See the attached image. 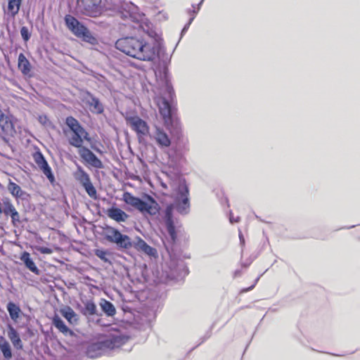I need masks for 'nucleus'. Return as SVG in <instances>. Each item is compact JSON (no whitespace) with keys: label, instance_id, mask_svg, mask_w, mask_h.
I'll return each instance as SVG.
<instances>
[{"label":"nucleus","instance_id":"1","mask_svg":"<svg viewBox=\"0 0 360 360\" xmlns=\"http://www.w3.org/2000/svg\"><path fill=\"white\" fill-rule=\"evenodd\" d=\"M148 35L152 38L151 41L127 37L118 39L115 43L116 48L126 55L143 61L154 60L160 45V37L155 32L150 31Z\"/></svg>","mask_w":360,"mask_h":360},{"label":"nucleus","instance_id":"2","mask_svg":"<svg viewBox=\"0 0 360 360\" xmlns=\"http://www.w3.org/2000/svg\"><path fill=\"white\" fill-rule=\"evenodd\" d=\"M173 197L174 202L169 205L165 212V222L167 231L172 240L175 239L176 231L174 225L172 212L174 207L181 214H186L189 212L190 203L188 199V188L184 182L179 184L174 190Z\"/></svg>","mask_w":360,"mask_h":360},{"label":"nucleus","instance_id":"3","mask_svg":"<svg viewBox=\"0 0 360 360\" xmlns=\"http://www.w3.org/2000/svg\"><path fill=\"white\" fill-rule=\"evenodd\" d=\"M122 200L128 205L135 207L143 214L155 215L159 211V205L150 196H147V200L144 201L134 196L129 192L123 194Z\"/></svg>","mask_w":360,"mask_h":360},{"label":"nucleus","instance_id":"4","mask_svg":"<svg viewBox=\"0 0 360 360\" xmlns=\"http://www.w3.org/2000/svg\"><path fill=\"white\" fill-rule=\"evenodd\" d=\"M65 23L67 27L77 37L82 38L84 41L92 45L97 44V39L91 32L75 18L72 15H66Z\"/></svg>","mask_w":360,"mask_h":360},{"label":"nucleus","instance_id":"5","mask_svg":"<svg viewBox=\"0 0 360 360\" xmlns=\"http://www.w3.org/2000/svg\"><path fill=\"white\" fill-rule=\"evenodd\" d=\"M105 238L110 243H115L118 248L129 249L132 247V242L130 238L122 234L118 230L112 227H108L105 229Z\"/></svg>","mask_w":360,"mask_h":360},{"label":"nucleus","instance_id":"6","mask_svg":"<svg viewBox=\"0 0 360 360\" xmlns=\"http://www.w3.org/2000/svg\"><path fill=\"white\" fill-rule=\"evenodd\" d=\"M102 0H77L79 11L89 17H97L102 13Z\"/></svg>","mask_w":360,"mask_h":360},{"label":"nucleus","instance_id":"7","mask_svg":"<svg viewBox=\"0 0 360 360\" xmlns=\"http://www.w3.org/2000/svg\"><path fill=\"white\" fill-rule=\"evenodd\" d=\"M73 176L82 185L91 198H96V191L91 182L90 176L80 165H77V169L73 172Z\"/></svg>","mask_w":360,"mask_h":360},{"label":"nucleus","instance_id":"8","mask_svg":"<svg viewBox=\"0 0 360 360\" xmlns=\"http://www.w3.org/2000/svg\"><path fill=\"white\" fill-rule=\"evenodd\" d=\"M126 121L131 129L136 133L139 140L149 134V127L147 122L141 119L139 117H126Z\"/></svg>","mask_w":360,"mask_h":360},{"label":"nucleus","instance_id":"9","mask_svg":"<svg viewBox=\"0 0 360 360\" xmlns=\"http://www.w3.org/2000/svg\"><path fill=\"white\" fill-rule=\"evenodd\" d=\"M78 153L81 158L89 165L97 169L103 167L102 162L89 148L86 147L81 148Z\"/></svg>","mask_w":360,"mask_h":360},{"label":"nucleus","instance_id":"10","mask_svg":"<svg viewBox=\"0 0 360 360\" xmlns=\"http://www.w3.org/2000/svg\"><path fill=\"white\" fill-rule=\"evenodd\" d=\"M34 160L38 167L42 171L44 174L48 178V179L52 183L54 181V176L52 174L51 169L48 165L44 155L40 152H36L33 155Z\"/></svg>","mask_w":360,"mask_h":360},{"label":"nucleus","instance_id":"11","mask_svg":"<svg viewBox=\"0 0 360 360\" xmlns=\"http://www.w3.org/2000/svg\"><path fill=\"white\" fill-rule=\"evenodd\" d=\"M108 351L105 341L98 342L89 345L86 355L91 359H95L104 354Z\"/></svg>","mask_w":360,"mask_h":360},{"label":"nucleus","instance_id":"12","mask_svg":"<svg viewBox=\"0 0 360 360\" xmlns=\"http://www.w3.org/2000/svg\"><path fill=\"white\" fill-rule=\"evenodd\" d=\"M0 127L1 130L8 134L16 133L15 123L11 117L5 115L0 109Z\"/></svg>","mask_w":360,"mask_h":360},{"label":"nucleus","instance_id":"13","mask_svg":"<svg viewBox=\"0 0 360 360\" xmlns=\"http://www.w3.org/2000/svg\"><path fill=\"white\" fill-rule=\"evenodd\" d=\"M84 102L88 105L93 113L101 114L103 112V106L100 101L91 94H87L84 98Z\"/></svg>","mask_w":360,"mask_h":360},{"label":"nucleus","instance_id":"14","mask_svg":"<svg viewBox=\"0 0 360 360\" xmlns=\"http://www.w3.org/2000/svg\"><path fill=\"white\" fill-rule=\"evenodd\" d=\"M128 340V338L122 335H114L105 340L108 350L113 349L123 345Z\"/></svg>","mask_w":360,"mask_h":360},{"label":"nucleus","instance_id":"15","mask_svg":"<svg viewBox=\"0 0 360 360\" xmlns=\"http://www.w3.org/2000/svg\"><path fill=\"white\" fill-rule=\"evenodd\" d=\"M153 137L160 147H169L171 144V140L169 138L166 132L160 127H155V131L153 134Z\"/></svg>","mask_w":360,"mask_h":360},{"label":"nucleus","instance_id":"16","mask_svg":"<svg viewBox=\"0 0 360 360\" xmlns=\"http://www.w3.org/2000/svg\"><path fill=\"white\" fill-rule=\"evenodd\" d=\"M132 247L139 251H141L149 256H155L157 251L155 248L148 245L143 239L137 238L136 241L132 242Z\"/></svg>","mask_w":360,"mask_h":360},{"label":"nucleus","instance_id":"17","mask_svg":"<svg viewBox=\"0 0 360 360\" xmlns=\"http://www.w3.org/2000/svg\"><path fill=\"white\" fill-rule=\"evenodd\" d=\"M88 136L89 134L86 131L73 132V135L69 139V143L72 146L79 148V149H80L81 148H83V140H89Z\"/></svg>","mask_w":360,"mask_h":360},{"label":"nucleus","instance_id":"18","mask_svg":"<svg viewBox=\"0 0 360 360\" xmlns=\"http://www.w3.org/2000/svg\"><path fill=\"white\" fill-rule=\"evenodd\" d=\"M107 215L108 217L117 222L125 221L129 217V215L126 212L117 207H111L108 209L107 211Z\"/></svg>","mask_w":360,"mask_h":360},{"label":"nucleus","instance_id":"19","mask_svg":"<svg viewBox=\"0 0 360 360\" xmlns=\"http://www.w3.org/2000/svg\"><path fill=\"white\" fill-rule=\"evenodd\" d=\"M21 261L23 262L25 266L31 271L32 273H34L36 275H39L40 271L36 266L35 263L32 260V259L30 257V253L27 252H24L21 257H20Z\"/></svg>","mask_w":360,"mask_h":360},{"label":"nucleus","instance_id":"20","mask_svg":"<svg viewBox=\"0 0 360 360\" xmlns=\"http://www.w3.org/2000/svg\"><path fill=\"white\" fill-rule=\"evenodd\" d=\"M8 337L16 349H21L22 347V343L19 334L11 325H8Z\"/></svg>","mask_w":360,"mask_h":360},{"label":"nucleus","instance_id":"21","mask_svg":"<svg viewBox=\"0 0 360 360\" xmlns=\"http://www.w3.org/2000/svg\"><path fill=\"white\" fill-rule=\"evenodd\" d=\"M54 326L65 335H72L73 332L65 324L64 321L57 315L53 318Z\"/></svg>","mask_w":360,"mask_h":360},{"label":"nucleus","instance_id":"22","mask_svg":"<svg viewBox=\"0 0 360 360\" xmlns=\"http://www.w3.org/2000/svg\"><path fill=\"white\" fill-rule=\"evenodd\" d=\"M159 111L164 120L167 121L170 117L171 108L169 102L165 98H162L158 101Z\"/></svg>","mask_w":360,"mask_h":360},{"label":"nucleus","instance_id":"23","mask_svg":"<svg viewBox=\"0 0 360 360\" xmlns=\"http://www.w3.org/2000/svg\"><path fill=\"white\" fill-rule=\"evenodd\" d=\"M61 315L65 318L70 324H73L77 322V314L74 310L70 307H66L60 310Z\"/></svg>","mask_w":360,"mask_h":360},{"label":"nucleus","instance_id":"24","mask_svg":"<svg viewBox=\"0 0 360 360\" xmlns=\"http://www.w3.org/2000/svg\"><path fill=\"white\" fill-rule=\"evenodd\" d=\"M6 308L9 313L11 319L13 321L17 322L18 319L20 318V314H21V310L20 307L15 303L10 302L7 304Z\"/></svg>","mask_w":360,"mask_h":360},{"label":"nucleus","instance_id":"25","mask_svg":"<svg viewBox=\"0 0 360 360\" xmlns=\"http://www.w3.org/2000/svg\"><path fill=\"white\" fill-rule=\"evenodd\" d=\"M18 68L24 75L30 72V64L23 53L18 56Z\"/></svg>","mask_w":360,"mask_h":360},{"label":"nucleus","instance_id":"26","mask_svg":"<svg viewBox=\"0 0 360 360\" xmlns=\"http://www.w3.org/2000/svg\"><path fill=\"white\" fill-rule=\"evenodd\" d=\"M8 190L13 196L17 198H22L23 195H25V192H24L18 184L11 181L8 183Z\"/></svg>","mask_w":360,"mask_h":360},{"label":"nucleus","instance_id":"27","mask_svg":"<svg viewBox=\"0 0 360 360\" xmlns=\"http://www.w3.org/2000/svg\"><path fill=\"white\" fill-rule=\"evenodd\" d=\"M65 123L72 132L85 131V129L79 124V122L73 117H68L66 118Z\"/></svg>","mask_w":360,"mask_h":360},{"label":"nucleus","instance_id":"28","mask_svg":"<svg viewBox=\"0 0 360 360\" xmlns=\"http://www.w3.org/2000/svg\"><path fill=\"white\" fill-rule=\"evenodd\" d=\"M102 310L109 316H112L115 314L116 310L114 305L109 301L102 300L100 303Z\"/></svg>","mask_w":360,"mask_h":360},{"label":"nucleus","instance_id":"29","mask_svg":"<svg viewBox=\"0 0 360 360\" xmlns=\"http://www.w3.org/2000/svg\"><path fill=\"white\" fill-rule=\"evenodd\" d=\"M22 0H8V12L15 16L20 10Z\"/></svg>","mask_w":360,"mask_h":360},{"label":"nucleus","instance_id":"30","mask_svg":"<svg viewBox=\"0 0 360 360\" xmlns=\"http://www.w3.org/2000/svg\"><path fill=\"white\" fill-rule=\"evenodd\" d=\"M0 350L2 352L5 359H10L12 357V352L10 344L5 339L2 338L0 340Z\"/></svg>","mask_w":360,"mask_h":360},{"label":"nucleus","instance_id":"31","mask_svg":"<svg viewBox=\"0 0 360 360\" xmlns=\"http://www.w3.org/2000/svg\"><path fill=\"white\" fill-rule=\"evenodd\" d=\"M84 308L83 314L86 316H92L96 314V306L92 300L84 302Z\"/></svg>","mask_w":360,"mask_h":360},{"label":"nucleus","instance_id":"32","mask_svg":"<svg viewBox=\"0 0 360 360\" xmlns=\"http://www.w3.org/2000/svg\"><path fill=\"white\" fill-rule=\"evenodd\" d=\"M2 213L8 216L11 212L16 210L8 198H4L2 200Z\"/></svg>","mask_w":360,"mask_h":360},{"label":"nucleus","instance_id":"33","mask_svg":"<svg viewBox=\"0 0 360 360\" xmlns=\"http://www.w3.org/2000/svg\"><path fill=\"white\" fill-rule=\"evenodd\" d=\"M95 255L103 260L105 262H110L109 259L107 258L108 252L103 250H96L95 251Z\"/></svg>","mask_w":360,"mask_h":360},{"label":"nucleus","instance_id":"34","mask_svg":"<svg viewBox=\"0 0 360 360\" xmlns=\"http://www.w3.org/2000/svg\"><path fill=\"white\" fill-rule=\"evenodd\" d=\"M20 34L22 39L27 41L29 40L30 37V34L29 33L28 29L26 27H22L20 30Z\"/></svg>","mask_w":360,"mask_h":360},{"label":"nucleus","instance_id":"35","mask_svg":"<svg viewBox=\"0 0 360 360\" xmlns=\"http://www.w3.org/2000/svg\"><path fill=\"white\" fill-rule=\"evenodd\" d=\"M8 216H11L13 224L20 221V214L16 210L11 212Z\"/></svg>","mask_w":360,"mask_h":360},{"label":"nucleus","instance_id":"36","mask_svg":"<svg viewBox=\"0 0 360 360\" xmlns=\"http://www.w3.org/2000/svg\"><path fill=\"white\" fill-rule=\"evenodd\" d=\"M36 250L41 254L50 255L53 252L51 248L42 246L36 247Z\"/></svg>","mask_w":360,"mask_h":360},{"label":"nucleus","instance_id":"37","mask_svg":"<svg viewBox=\"0 0 360 360\" xmlns=\"http://www.w3.org/2000/svg\"><path fill=\"white\" fill-rule=\"evenodd\" d=\"M194 19V16H193L192 18H190L188 22L184 26V27L183 28L182 31H181V34H183L184 33H185L187 30L188 29L190 25L191 24L192 21Z\"/></svg>","mask_w":360,"mask_h":360},{"label":"nucleus","instance_id":"38","mask_svg":"<svg viewBox=\"0 0 360 360\" xmlns=\"http://www.w3.org/2000/svg\"><path fill=\"white\" fill-rule=\"evenodd\" d=\"M39 121L42 124L45 125L48 121L47 117L46 116H39Z\"/></svg>","mask_w":360,"mask_h":360},{"label":"nucleus","instance_id":"39","mask_svg":"<svg viewBox=\"0 0 360 360\" xmlns=\"http://www.w3.org/2000/svg\"><path fill=\"white\" fill-rule=\"evenodd\" d=\"M238 219H239L238 217L234 218L232 215H231L229 217V220L231 224L238 222Z\"/></svg>","mask_w":360,"mask_h":360},{"label":"nucleus","instance_id":"40","mask_svg":"<svg viewBox=\"0 0 360 360\" xmlns=\"http://www.w3.org/2000/svg\"><path fill=\"white\" fill-rule=\"evenodd\" d=\"M239 237H240V243H244V238H243V235L241 234V233H240Z\"/></svg>","mask_w":360,"mask_h":360},{"label":"nucleus","instance_id":"41","mask_svg":"<svg viewBox=\"0 0 360 360\" xmlns=\"http://www.w3.org/2000/svg\"><path fill=\"white\" fill-rule=\"evenodd\" d=\"M202 1H203V0H202V1H200V3L198 4V8H197V11H193V12H194V13H197V12L199 11V9H200V4H202Z\"/></svg>","mask_w":360,"mask_h":360},{"label":"nucleus","instance_id":"42","mask_svg":"<svg viewBox=\"0 0 360 360\" xmlns=\"http://www.w3.org/2000/svg\"><path fill=\"white\" fill-rule=\"evenodd\" d=\"M254 286H255V284H254V285H252L251 287H250L249 288L244 290L243 291H248V290H250L252 289V288H254Z\"/></svg>","mask_w":360,"mask_h":360},{"label":"nucleus","instance_id":"43","mask_svg":"<svg viewBox=\"0 0 360 360\" xmlns=\"http://www.w3.org/2000/svg\"><path fill=\"white\" fill-rule=\"evenodd\" d=\"M2 214V209H1V207L0 206V214Z\"/></svg>","mask_w":360,"mask_h":360},{"label":"nucleus","instance_id":"44","mask_svg":"<svg viewBox=\"0 0 360 360\" xmlns=\"http://www.w3.org/2000/svg\"><path fill=\"white\" fill-rule=\"evenodd\" d=\"M162 186L164 187V188H167L166 185L165 184H162Z\"/></svg>","mask_w":360,"mask_h":360},{"label":"nucleus","instance_id":"45","mask_svg":"<svg viewBox=\"0 0 360 360\" xmlns=\"http://www.w3.org/2000/svg\"><path fill=\"white\" fill-rule=\"evenodd\" d=\"M258 280H259V278H257L256 279V281H255V283L258 281Z\"/></svg>","mask_w":360,"mask_h":360}]
</instances>
